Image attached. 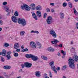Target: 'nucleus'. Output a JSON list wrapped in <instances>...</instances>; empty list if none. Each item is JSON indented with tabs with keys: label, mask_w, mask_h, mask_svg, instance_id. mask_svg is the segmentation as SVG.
Listing matches in <instances>:
<instances>
[{
	"label": "nucleus",
	"mask_w": 78,
	"mask_h": 78,
	"mask_svg": "<svg viewBox=\"0 0 78 78\" xmlns=\"http://www.w3.org/2000/svg\"><path fill=\"white\" fill-rule=\"evenodd\" d=\"M7 4H8V2H4L2 3V5H6Z\"/></svg>",
	"instance_id": "ea45409f"
},
{
	"label": "nucleus",
	"mask_w": 78,
	"mask_h": 78,
	"mask_svg": "<svg viewBox=\"0 0 78 78\" xmlns=\"http://www.w3.org/2000/svg\"><path fill=\"white\" fill-rule=\"evenodd\" d=\"M60 18L61 19H63L64 18V14L62 12H61L60 13Z\"/></svg>",
	"instance_id": "dca6fc26"
},
{
	"label": "nucleus",
	"mask_w": 78,
	"mask_h": 78,
	"mask_svg": "<svg viewBox=\"0 0 78 78\" xmlns=\"http://www.w3.org/2000/svg\"><path fill=\"white\" fill-rule=\"evenodd\" d=\"M14 48L15 49H18L19 48V44L17 43H15L14 46Z\"/></svg>",
	"instance_id": "4468645a"
},
{
	"label": "nucleus",
	"mask_w": 78,
	"mask_h": 78,
	"mask_svg": "<svg viewBox=\"0 0 78 78\" xmlns=\"http://www.w3.org/2000/svg\"><path fill=\"white\" fill-rule=\"evenodd\" d=\"M37 15L38 17H41V15H42V13L40 11H37L36 12Z\"/></svg>",
	"instance_id": "f3484780"
},
{
	"label": "nucleus",
	"mask_w": 78,
	"mask_h": 78,
	"mask_svg": "<svg viewBox=\"0 0 78 78\" xmlns=\"http://www.w3.org/2000/svg\"><path fill=\"white\" fill-rule=\"evenodd\" d=\"M32 15L33 17L35 20H37V16L35 14L34 12H32Z\"/></svg>",
	"instance_id": "ddd939ff"
},
{
	"label": "nucleus",
	"mask_w": 78,
	"mask_h": 78,
	"mask_svg": "<svg viewBox=\"0 0 78 78\" xmlns=\"http://www.w3.org/2000/svg\"><path fill=\"white\" fill-rule=\"evenodd\" d=\"M3 69L5 70H8L10 69V66H5L3 67Z\"/></svg>",
	"instance_id": "b1692460"
},
{
	"label": "nucleus",
	"mask_w": 78,
	"mask_h": 78,
	"mask_svg": "<svg viewBox=\"0 0 78 78\" xmlns=\"http://www.w3.org/2000/svg\"><path fill=\"white\" fill-rule=\"evenodd\" d=\"M2 23H3V21L2 20L0 21V24H1V25H2Z\"/></svg>",
	"instance_id": "5fc2aeb1"
},
{
	"label": "nucleus",
	"mask_w": 78,
	"mask_h": 78,
	"mask_svg": "<svg viewBox=\"0 0 78 78\" xmlns=\"http://www.w3.org/2000/svg\"><path fill=\"white\" fill-rule=\"evenodd\" d=\"M49 33L54 38H56L57 37L56 34V32L53 29L51 30Z\"/></svg>",
	"instance_id": "423d86ee"
},
{
	"label": "nucleus",
	"mask_w": 78,
	"mask_h": 78,
	"mask_svg": "<svg viewBox=\"0 0 78 78\" xmlns=\"http://www.w3.org/2000/svg\"><path fill=\"white\" fill-rule=\"evenodd\" d=\"M48 51H50L51 52H53V51H55V49L51 47H49L48 48Z\"/></svg>",
	"instance_id": "a211bd4d"
},
{
	"label": "nucleus",
	"mask_w": 78,
	"mask_h": 78,
	"mask_svg": "<svg viewBox=\"0 0 78 78\" xmlns=\"http://www.w3.org/2000/svg\"><path fill=\"white\" fill-rule=\"evenodd\" d=\"M22 52H25V51H28V49L27 48H26L24 49H23L22 51Z\"/></svg>",
	"instance_id": "72a5a7b5"
},
{
	"label": "nucleus",
	"mask_w": 78,
	"mask_h": 78,
	"mask_svg": "<svg viewBox=\"0 0 78 78\" xmlns=\"http://www.w3.org/2000/svg\"><path fill=\"white\" fill-rule=\"evenodd\" d=\"M18 23L20 24H21L23 26H25L27 24V21L25 19L19 18Z\"/></svg>",
	"instance_id": "7ed1b4c3"
},
{
	"label": "nucleus",
	"mask_w": 78,
	"mask_h": 78,
	"mask_svg": "<svg viewBox=\"0 0 78 78\" xmlns=\"http://www.w3.org/2000/svg\"><path fill=\"white\" fill-rule=\"evenodd\" d=\"M24 33H25V32L24 31L21 32H20V36H23L24 35Z\"/></svg>",
	"instance_id": "58836bf2"
},
{
	"label": "nucleus",
	"mask_w": 78,
	"mask_h": 78,
	"mask_svg": "<svg viewBox=\"0 0 78 78\" xmlns=\"http://www.w3.org/2000/svg\"><path fill=\"white\" fill-rule=\"evenodd\" d=\"M46 10L47 11V12H49L50 11V9L48 8L46 9Z\"/></svg>",
	"instance_id": "37998d69"
},
{
	"label": "nucleus",
	"mask_w": 78,
	"mask_h": 78,
	"mask_svg": "<svg viewBox=\"0 0 78 78\" xmlns=\"http://www.w3.org/2000/svg\"><path fill=\"white\" fill-rule=\"evenodd\" d=\"M47 13H45L44 14V18H46V17H47Z\"/></svg>",
	"instance_id": "79ce46f5"
},
{
	"label": "nucleus",
	"mask_w": 78,
	"mask_h": 78,
	"mask_svg": "<svg viewBox=\"0 0 78 78\" xmlns=\"http://www.w3.org/2000/svg\"><path fill=\"white\" fill-rule=\"evenodd\" d=\"M49 76L51 78H52V74H51V72L50 73Z\"/></svg>",
	"instance_id": "c03bdc74"
},
{
	"label": "nucleus",
	"mask_w": 78,
	"mask_h": 78,
	"mask_svg": "<svg viewBox=\"0 0 78 78\" xmlns=\"http://www.w3.org/2000/svg\"><path fill=\"white\" fill-rule=\"evenodd\" d=\"M55 64V62L54 61H52L51 62L49 63V65L50 66H54L53 65H54V64Z\"/></svg>",
	"instance_id": "c756f323"
},
{
	"label": "nucleus",
	"mask_w": 78,
	"mask_h": 78,
	"mask_svg": "<svg viewBox=\"0 0 78 78\" xmlns=\"http://www.w3.org/2000/svg\"><path fill=\"white\" fill-rule=\"evenodd\" d=\"M21 8L22 9H25L26 11H29L30 10V7L25 4H24L22 5Z\"/></svg>",
	"instance_id": "20e7f679"
},
{
	"label": "nucleus",
	"mask_w": 78,
	"mask_h": 78,
	"mask_svg": "<svg viewBox=\"0 0 78 78\" xmlns=\"http://www.w3.org/2000/svg\"><path fill=\"white\" fill-rule=\"evenodd\" d=\"M58 42H59V41L55 39H54L53 41H51V43L52 44H54L55 45L54 46L55 47H57L58 46V45L56 44H57Z\"/></svg>",
	"instance_id": "0eeeda50"
},
{
	"label": "nucleus",
	"mask_w": 78,
	"mask_h": 78,
	"mask_svg": "<svg viewBox=\"0 0 78 78\" xmlns=\"http://www.w3.org/2000/svg\"><path fill=\"white\" fill-rule=\"evenodd\" d=\"M13 12H14V10L13 9H11L10 10V12H12V13H13Z\"/></svg>",
	"instance_id": "8fccbe9b"
},
{
	"label": "nucleus",
	"mask_w": 78,
	"mask_h": 78,
	"mask_svg": "<svg viewBox=\"0 0 78 78\" xmlns=\"http://www.w3.org/2000/svg\"><path fill=\"white\" fill-rule=\"evenodd\" d=\"M58 55L59 56H61V54H60V53L59 52L58 53Z\"/></svg>",
	"instance_id": "603ef678"
},
{
	"label": "nucleus",
	"mask_w": 78,
	"mask_h": 78,
	"mask_svg": "<svg viewBox=\"0 0 78 78\" xmlns=\"http://www.w3.org/2000/svg\"><path fill=\"white\" fill-rule=\"evenodd\" d=\"M16 51L19 52L20 51V49H17L16 50Z\"/></svg>",
	"instance_id": "a18cd8bd"
},
{
	"label": "nucleus",
	"mask_w": 78,
	"mask_h": 78,
	"mask_svg": "<svg viewBox=\"0 0 78 78\" xmlns=\"http://www.w3.org/2000/svg\"><path fill=\"white\" fill-rule=\"evenodd\" d=\"M41 58L43 60H44V61H47L48 59V58H47V56H45L44 55H43L41 56Z\"/></svg>",
	"instance_id": "393cba45"
},
{
	"label": "nucleus",
	"mask_w": 78,
	"mask_h": 78,
	"mask_svg": "<svg viewBox=\"0 0 78 78\" xmlns=\"http://www.w3.org/2000/svg\"><path fill=\"white\" fill-rule=\"evenodd\" d=\"M51 68L52 69V70L55 73L57 74L58 73V72L56 70V67L55 66H52L51 67Z\"/></svg>",
	"instance_id": "9b49d317"
},
{
	"label": "nucleus",
	"mask_w": 78,
	"mask_h": 78,
	"mask_svg": "<svg viewBox=\"0 0 78 78\" xmlns=\"http://www.w3.org/2000/svg\"><path fill=\"white\" fill-rule=\"evenodd\" d=\"M3 45L5 47H7L9 46V44L7 43H6L4 44Z\"/></svg>",
	"instance_id": "c85d7f7f"
},
{
	"label": "nucleus",
	"mask_w": 78,
	"mask_h": 78,
	"mask_svg": "<svg viewBox=\"0 0 78 78\" xmlns=\"http://www.w3.org/2000/svg\"><path fill=\"white\" fill-rule=\"evenodd\" d=\"M76 20H77V21H78V18H76Z\"/></svg>",
	"instance_id": "e2e57ef3"
},
{
	"label": "nucleus",
	"mask_w": 78,
	"mask_h": 78,
	"mask_svg": "<svg viewBox=\"0 0 78 78\" xmlns=\"http://www.w3.org/2000/svg\"><path fill=\"white\" fill-rule=\"evenodd\" d=\"M67 68V66L66 65L63 66L62 68V70H64L65 69H66Z\"/></svg>",
	"instance_id": "c9c22d12"
},
{
	"label": "nucleus",
	"mask_w": 78,
	"mask_h": 78,
	"mask_svg": "<svg viewBox=\"0 0 78 78\" xmlns=\"http://www.w3.org/2000/svg\"><path fill=\"white\" fill-rule=\"evenodd\" d=\"M35 75L37 76H41V72L39 71H36L35 73Z\"/></svg>",
	"instance_id": "6ab92c4d"
},
{
	"label": "nucleus",
	"mask_w": 78,
	"mask_h": 78,
	"mask_svg": "<svg viewBox=\"0 0 78 78\" xmlns=\"http://www.w3.org/2000/svg\"><path fill=\"white\" fill-rule=\"evenodd\" d=\"M58 46L59 47H61V48H62V44H59L58 45Z\"/></svg>",
	"instance_id": "de8ad7c7"
},
{
	"label": "nucleus",
	"mask_w": 78,
	"mask_h": 78,
	"mask_svg": "<svg viewBox=\"0 0 78 78\" xmlns=\"http://www.w3.org/2000/svg\"><path fill=\"white\" fill-rule=\"evenodd\" d=\"M74 1L76 2H78V0H74Z\"/></svg>",
	"instance_id": "0e129e2a"
},
{
	"label": "nucleus",
	"mask_w": 78,
	"mask_h": 78,
	"mask_svg": "<svg viewBox=\"0 0 78 78\" xmlns=\"http://www.w3.org/2000/svg\"><path fill=\"white\" fill-rule=\"evenodd\" d=\"M25 57L26 58H32V59L33 61H36L38 60V57L31 54H26L25 55Z\"/></svg>",
	"instance_id": "f257e3e1"
},
{
	"label": "nucleus",
	"mask_w": 78,
	"mask_h": 78,
	"mask_svg": "<svg viewBox=\"0 0 78 78\" xmlns=\"http://www.w3.org/2000/svg\"><path fill=\"white\" fill-rule=\"evenodd\" d=\"M50 5H51V6H55V4L54 3H50Z\"/></svg>",
	"instance_id": "09e8293b"
},
{
	"label": "nucleus",
	"mask_w": 78,
	"mask_h": 78,
	"mask_svg": "<svg viewBox=\"0 0 78 78\" xmlns=\"http://www.w3.org/2000/svg\"><path fill=\"white\" fill-rule=\"evenodd\" d=\"M51 11L52 12H55V10L53 9H51Z\"/></svg>",
	"instance_id": "3c124183"
},
{
	"label": "nucleus",
	"mask_w": 78,
	"mask_h": 78,
	"mask_svg": "<svg viewBox=\"0 0 78 78\" xmlns=\"http://www.w3.org/2000/svg\"><path fill=\"white\" fill-rule=\"evenodd\" d=\"M36 6V5H35L34 3L31 4L30 5V6H31L32 7H30V9L32 11H34V10L35 9H36V7H35V6Z\"/></svg>",
	"instance_id": "9d476101"
},
{
	"label": "nucleus",
	"mask_w": 78,
	"mask_h": 78,
	"mask_svg": "<svg viewBox=\"0 0 78 78\" xmlns=\"http://www.w3.org/2000/svg\"><path fill=\"white\" fill-rule=\"evenodd\" d=\"M13 55L15 57H17L19 56V54L17 53H15Z\"/></svg>",
	"instance_id": "f704fd0d"
},
{
	"label": "nucleus",
	"mask_w": 78,
	"mask_h": 78,
	"mask_svg": "<svg viewBox=\"0 0 78 78\" xmlns=\"http://www.w3.org/2000/svg\"><path fill=\"white\" fill-rule=\"evenodd\" d=\"M4 9H5V10L6 12H8L9 11V8L7 6H5L4 7Z\"/></svg>",
	"instance_id": "bb28decb"
},
{
	"label": "nucleus",
	"mask_w": 78,
	"mask_h": 78,
	"mask_svg": "<svg viewBox=\"0 0 78 78\" xmlns=\"http://www.w3.org/2000/svg\"><path fill=\"white\" fill-rule=\"evenodd\" d=\"M67 5V3L66 2H64L62 4V6L63 7H66Z\"/></svg>",
	"instance_id": "e433bc0d"
},
{
	"label": "nucleus",
	"mask_w": 78,
	"mask_h": 78,
	"mask_svg": "<svg viewBox=\"0 0 78 78\" xmlns=\"http://www.w3.org/2000/svg\"><path fill=\"white\" fill-rule=\"evenodd\" d=\"M36 44H37V45H38V46L39 47H38V48H39V49H40L41 47V43H40L39 42H36Z\"/></svg>",
	"instance_id": "a878e982"
},
{
	"label": "nucleus",
	"mask_w": 78,
	"mask_h": 78,
	"mask_svg": "<svg viewBox=\"0 0 78 78\" xmlns=\"http://www.w3.org/2000/svg\"><path fill=\"white\" fill-rule=\"evenodd\" d=\"M35 9L37 11H41V10H42V7L41 6L38 5L35 8Z\"/></svg>",
	"instance_id": "aec40b11"
},
{
	"label": "nucleus",
	"mask_w": 78,
	"mask_h": 78,
	"mask_svg": "<svg viewBox=\"0 0 78 78\" xmlns=\"http://www.w3.org/2000/svg\"><path fill=\"white\" fill-rule=\"evenodd\" d=\"M9 14H10V13L9 12L8 14H6V16H8L9 15Z\"/></svg>",
	"instance_id": "4d7b16f0"
},
{
	"label": "nucleus",
	"mask_w": 78,
	"mask_h": 78,
	"mask_svg": "<svg viewBox=\"0 0 78 78\" xmlns=\"http://www.w3.org/2000/svg\"><path fill=\"white\" fill-rule=\"evenodd\" d=\"M2 30V28L0 27V31H1Z\"/></svg>",
	"instance_id": "bf43d9fd"
},
{
	"label": "nucleus",
	"mask_w": 78,
	"mask_h": 78,
	"mask_svg": "<svg viewBox=\"0 0 78 78\" xmlns=\"http://www.w3.org/2000/svg\"><path fill=\"white\" fill-rule=\"evenodd\" d=\"M62 78H67L65 76H63Z\"/></svg>",
	"instance_id": "774afa93"
},
{
	"label": "nucleus",
	"mask_w": 78,
	"mask_h": 78,
	"mask_svg": "<svg viewBox=\"0 0 78 78\" xmlns=\"http://www.w3.org/2000/svg\"><path fill=\"white\" fill-rule=\"evenodd\" d=\"M14 15L15 16H19V13H18V12H17V11H15L14 13Z\"/></svg>",
	"instance_id": "7c9ffc66"
},
{
	"label": "nucleus",
	"mask_w": 78,
	"mask_h": 78,
	"mask_svg": "<svg viewBox=\"0 0 78 78\" xmlns=\"http://www.w3.org/2000/svg\"><path fill=\"white\" fill-rule=\"evenodd\" d=\"M22 69H23L25 67L27 68H30L31 67L32 64L28 62L24 63V64H22L21 65Z\"/></svg>",
	"instance_id": "f03ea898"
},
{
	"label": "nucleus",
	"mask_w": 78,
	"mask_h": 78,
	"mask_svg": "<svg viewBox=\"0 0 78 78\" xmlns=\"http://www.w3.org/2000/svg\"><path fill=\"white\" fill-rule=\"evenodd\" d=\"M30 45L33 48H36V44L33 41L31 42L30 43Z\"/></svg>",
	"instance_id": "1a4fd4ad"
},
{
	"label": "nucleus",
	"mask_w": 78,
	"mask_h": 78,
	"mask_svg": "<svg viewBox=\"0 0 78 78\" xmlns=\"http://www.w3.org/2000/svg\"><path fill=\"white\" fill-rule=\"evenodd\" d=\"M68 61L69 62V64L74 63V60H73V59L71 58V57H70L69 58Z\"/></svg>",
	"instance_id": "2eb2a0df"
},
{
	"label": "nucleus",
	"mask_w": 78,
	"mask_h": 78,
	"mask_svg": "<svg viewBox=\"0 0 78 78\" xmlns=\"http://www.w3.org/2000/svg\"><path fill=\"white\" fill-rule=\"evenodd\" d=\"M44 76H47V73H45L44 74Z\"/></svg>",
	"instance_id": "6e6d98bb"
},
{
	"label": "nucleus",
	"mask_w": 78,
	"mask_h": 78,
	"mask_svg": "<svg viewBox=\"0 0 78 78\" xmlns=\"http://www.w3.org/2000/svg\"><path fill=\"white\" fill-rule=\"evenodd\" d=\"M5 56L7 58L8 60L10 59V51L7 52V55H6Z\"/></svg>",
	"instance_id": "5701e85b"
},
{
	"label": "nucleus",
	"mask_w": 78,
	"mask_h": 78,
	"mask_svg": "<svg viewBox=\"0 0 78 78\" xmlns=\"http://www.w3.org/2000/svg\"><path fill=\"white\" fill-rule=\"evenodd\" d=\"M74 9V12L75 14V15H78V12H77V11H76V9Z\"/></svg>",
	"instance_id": "473e14b6"
},
{
	"label": "nucleus",
	"mask_w": 78,
	"mask_h": 78,
	"mask_svg": "<svg viewBox=\"0 0 78 78\" xmlns=\"http://www.w3.org/2000/svg\"><path fill=\"white\" fill-rule=\"evenodd\" d=\"M61 53L63 54V56H65L66 55V52H64V51L63 50H62L61 51Z\"/></svg>",
	"instance_id": "4c0bfd02"
},
{
	"label": "nucleus",
	"mask_w": 78,
	"mask_h": 78,
	"mask_svg": "<svg viewBox=\"0 0 78 78\" xmlns=\"http://www.w3.org/2000/svg\"><path fill=\"white\" fill-rule=\"evenodd\" d=\"M1 61L2 62H4L5 61V59H4L3 57H1Z\"/></svg>",
	"instance_id": "a19ab883"
},
{
	"label": "nucleus",
	"mask_w": 78,
	"mask_h": 78,
	"mask_svg": "<svg viewBox=\"0 0 78 78\" xmlns=\"http://www.w3.org/2000/svg\"><path fill=\"white\" fill-rule=\"evenodd\" d=\"M65 57V56H64H64H62V58L63 59V58H64V57Z\"/></svg>",
	"instance_id": "338daca9"
},
{
	"label": "nucleus",
	"mask_w": 78,
	"mask_h": 78,
	"mask_svg": "<svg viewBox=\"0 0 78 78\" xmlns=\"http://www.w3.org/2000/svg\"><path fill=\"white\" fill-rule=\"evenodd\" d=\"M11 19L14 23H17V21H18L17 18L15 16H12L11 17Z\"/></svg>",
	"instance_id": "6e6552de"
},
{
	"label": "nucleus",
	"mask_w": 78,
	"mask_h": 78,
	"mask_svg": "<svg viewBox=\"0 0 78 78\" xmlns=\"http://www.w3.org/2000/svg\"><path fill=\"white\" fill-rule=\"evenodd\" d=\"M21 48L22 49H23V48H24V47H23V46H22L21 47Z\"/></svg>",
	"instance_id": "13d9d810"
},
{
	"label": "nucleus",
	"mask_w": 78,
	"mask_h": 78,
	"mask_svg": "<svg viewBox=\"0 0 78 78\" xmlns=\"http://www.w3.org/2000/svg\"><path fill=\"white\" fill-rule=\"evenodd\" d=\"M69 65L70 68L72 69H74L75 67V65L74 64V63H73L69 64Z\"/></svg>",
	"instance_id": "f8f14e48"
},
{
	"label": "nucleus",
	"mask_w": 78,
	"mask_h": 78,
	"mask_svg": "<svg viewBox=\"0 0 78 78\" xmlns=\"http://www.w3.org/2000/svg\"><path fill=\"white\" fill-rule=\"evenodd\" d=\"M6 50L3 49L2 51V56H5L6 55Z\"/></svg>",
	"instance_id": "4be33fe9"
},
{
	"label": "nucleus",
	"mask_w": 78,
	"mask_h": 78,
	"mask_svg": "<svg viewBox=\"0 0 78 78\" xmlns=\"http://www.w3.org/2000/svg\"><path fill=\"white\" fill-rule=\"evenodd\" d=\"M68 4L70 8H72V3H71V2H69Z\"/></svg>",
	"instance_id": "2f4dec72"
},
{
	"label": "nucleus",
	"mask_w": 78,
	"mask_h": 78,
	"mask_svg": "<svg viewBox=\"0 0 78 78\" xmlns=\"http://www.w3.org/2000/svg\"><path fill=\"white\" fill-rule=\"evenodd\" d=\"M30 32L32 33H36L37 34H39V31L34 30H31Z\"/></svg>",
	"instance_id": "cd10ccee"
},
{
	"label": "nucleus",
	"mask_w": 78,
	"mask_h": 78,
	"mask_svg": "<svg viewBox=\"0 0 78 78\" xmlns=\"http://www.w3.org/2000/svg\"><path fill=\"white\" fill-rule=\"evenodd\" d=\"M56 70L58 71V70H60V68L59 67H58L56 68Z\"/></svg>",
	"instance_id": "49530a36"
},
{
	"label": "nucleus",
	"mask_w": 78,
	"mask_h": 78,
	"mask_svg": "<svg viewBox=\"0 0 78 78\" xmlns=\"http://www.w3.org/2000/svg\"><path fill=\"white\" fill-rule=\"evenodd\" d=\"M17 78H22L21 77V76H19L17 77Z\"/></svg>",
	"instance_id": "052dcab7"
},
{
	"label": "nucleus",
	"mask_w": 78,
	"mask_h": 78,
	"mask_svg": "<svg viewBox=\"0 0 78 78\" xmlns=\"http://www.w3.org/2000/svg\"><path fill=\"white\" fill-rule=\"evenodd\" d=\"M22 72V69H21L19 71V72L20 73V72Z\"/></svg>",
	"instance_id": "864d4df0"
},
{
	"label": "nucleus",
	"mask_w": 78,
	"mask_h": 78,
	"mask_svg": "<svg viewBox=\"0 0 78 78\" xmlns=\"http://www.w3.org/2000/svg\"><path fill=\"white\" fill-rule=\"evenodd\" d=\"M46 22L47 24L50 25L53 22V20L52 19V17L51 16H49L47 18Z\"/></svg>",
	"instance_id": "39448f33"
},
{
	"label": "nucleus",
	"mask_w": 78,
	"mask_h": 78,
	"mask_svg": "<svg viewBox=\"0 0 78 78\" xmlns=\"http://www.w3.org/2000/svg\"><path fill=\"white\" fill-rule=\"evenodd\" d=\"M73 59L75 60L76 62L78 61V56L77 55H74L73 56Z\"/></svg>",
	"instance_id": "412c9836"
},
{
	"label": "nucleus",
	"mask_w": 78,
	"mask_h": 78,
	"mask_svg": "<svg viewBox=\"0 0 78 78\" xmlns=\"http://www.w3.org/2000/svg\"><path fill=\"white\" fill-rule=\"evenodd\" d=\"M73 44V41H71V44Z\"/></svg>",
	"instance_id": "69168bd1"
},
{
	"label": "nucleus",
	"mask_w": 78,
	"mask_h": 78,
	"mask_svg": "<svg viewBox=\"0 0 78 78\" xmlns=\"http://www.w3.org/2000/svg\"><path fill=\"white\" fill-rule=\"evenodd\" d=\"M44 78H49V77H48L47 76H46Z\"/></svg>",
	"instance_id": "680f3d73"
}]
</instances>
